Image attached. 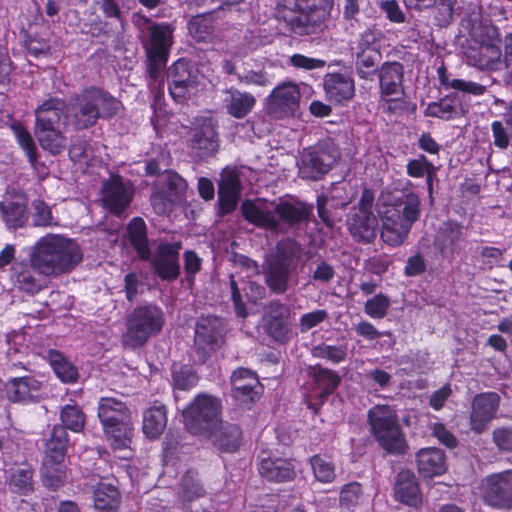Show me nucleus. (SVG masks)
<instances>
[{
  "label": "nucleus",
  "instance_id": "79ce46f5",
  "mask_svg": "<svg viewBox=\"0 0 512 512\" xmlns=\"http://www.w3.org/2000/svg\"><path fill=\"white\" fill-rule=\"evenodd\" d=\"M389 213L386 212L383 219L381 238L391 246H398L404 242L411 227L393 218V216H389Z\"/></svg>",
  "mask_w": 512,
  "mask_h": 512
},
{
  "label": "nucleus",
  "instance_id": "37998d69",
  "mask_svg": "<svg viewBox=\"0 0 512 512\" xmlns=\"http://www.w3.org/2000/svg\"><path fill=\"white\" fill-rule=\"evenodd\" d=\"M380 52L376 49L356 50L355 51V69L361 79H371V76L378 72L380 62Z\"/></svg>",
  "mask_w": 512,
  "mask_h": 512
},
{
  "label": "nucleus",
  "instance_id": "052dcab7",
  "mask_svg": "<svg viewBox=\"0 0 512 512\" xmlns=\"http://www.w3.org/2000/svg\"><path fill=\"white\" fill-rule=\"evenodd\" d=\"M313 356L321 359H327L332 363H340L345 360L347 355L346 346L319 345L313 348Z\"/></svg>",
  "mask_w": 512,
  "mask_h": 512
},
{
  "label": "nucleus",
  "instance_id": "412c9836",
  "mask_svg": "<svg viewBox=\"0 0 512 512\" xmlns=\"http://www.w3.org/2000/svg\"><path fill=\"white\" fill-rule=\"evenodd\" d=\"M500 397L497 393L487 392L476 395L472 401L470 414L471 429L477 434L487 430L488 424L496 416Z\"/></svg>",
  "mask_w": 512,
  "mask_h": 512
},
{
  "label": "nucleus",
  "instance_id": "f03ea898",
  "mask_svg": "<svg viewBox=\"0 0 512 512\" xmlns=\"http://www.w3.org/2000/svg\"><path fill=\"white\" fill-rule=\"evenodd\" d=\"M82 251L72 239L59 234H47L33 246L30 262L45 276L70 273L81 261Z\"/></svg>",
  "mask_w": 512,
  "mask_h": 512
},
{
  "label": "nucleus",
  "instance_id": "338daca9",
  "mask_svg": "<svg viewBox=\"0 0 512 512\" xmlns=\"http://www.w3.org/2000/svg\"><path fill=\"white\" fill-rule=\"evenodd\" d=\"M334 276V267L322 259L317 262L315 269H311V279L314 282L326 284L330 282Z\"/></svg>",
  "mask_w": 512,
  "mask_h": 512
},
{
  "label": "nucleus",
  "instance_id": "a211bd4d",
  "mask_svg": "<svg viewBox=\"0 0 512 512\" xmlns=\"http://www.w3.org/2000/svg\"><path fill=\"white\" fill-rule=\"evenodd\" d=\"M102 201L113 214L120 216L129 206L133 191L118 175H112L101 188Z\"/></svg>",
  "mask_w": 512,
  "mask_h": 512
},
{
  "label": "nucleus",
  "instance_id": "ea45409f",
  "mask_svg": "<svg viewBox=\"0 0 512 512\" xmlns=\"http://www.w3.org/2000/svg\"><path fill=\"white\" fill-rule=\"evenodd\" d=\"M40 383L27 376L15 377L6 384V392L8 398L13 402L24 401L33 396V392H37Z\"/></svg>",
  "mask_w": 512,
  "mask_h": 512
},
{
  "label": "nucleus",
  "instance_id": "69168bd1",
  "mask_svg": "<svg viewBox=\"0 0 512 512\" xmlns=\"http://www.w3.org/2000/svg\"><path fill=\"white\" fill-rule=\"evenodd\" d=\"M229 289L231 292V300L233 302V306L237 316L241 318H246L248 315L246 305L242 299L240 288L233 274L229 276Z\"/></svg>",
  "mask_w": 512,
  "mask_h": 512
},
{
  "label": "nucleus",
  "instance_id": "4c0bfd02",
  "mask_svg": "<svg viewBox=\"0 0 512 512\" xmlns=\"http://www.w3.org/2000/svg\"><path fill=\"white\" fill-rule=\"evenodd\" d=\"M127 232L131 245L136 250L141 260L150 259V248L148 246L146 224L143 219L135 217L128 224Z\"/></svg>",
  "mask_w": 512,
  "mask_h": 512
},
{
  "label": "nucleus",
  "instance_id": "e2e57ef3",
  "mask_svg": "<svg viewBox=\"0 0 512 512\" xmlns=\"http://www.w3.org/2000/svg\"><path fill=\"white\" fill-rule=\"evenodd\" d=\"M238 80L247 86L267 87L271 85V79L264 70H249L244 74H238Z\"/></svg>",
  "mask_w": 512,
  "mask_h": 512
},
{
  "label": "nucleus",
  "instance_id": "aec40b11",
  "mask_svg": "<svg viewBox=\"0 0 512 512\" xmlns=\"http://www.w3.org/2000/svg\"><path fill=\"white\" fill-rule=\"evenodd\" d=\"M328 16L327 10L314 1L308 9H304L286 26L292 33L299 36L318 34L325 29Z\"/></svg>",
  "mask_w": 512,
  "mask_h": 512
},
{
  "label": "nucleus",
  "instance_id": "9b49d317",
  "mask_svg": "<svg viewBox=\"0 0 512 512\" xmlns=\"http://www.w3.org/2000/svg\"><path fill=\"white\" fill-rule=\"evenodd\" d=\"M374 193L364 188L358 204L354 206L347 216V228L353 240L370 244L374 241L378 230V220L372 212Z\"/></svg>",
  "mask_w": 512,
  "mask_h": 512
},
{
  "label": "nucleus",
  "instance_id": "0eeeda50",
  "mask_svg": "<svg viewBox=\"0 0 512 512\" xmlns=\"http://www.w3.org/2000/svg\"><path fill=\"white\" fill-rule=\"evenodd\" d=\"M367 416L372 435L387 453L406 454L409 446L394 408L389 405H375L368 411Z\"/></svg>",
  "mask_w": 512,
  "mask_h": 512
},
{
  "label": "nucleus",
  "instance_id": "7c9ffc66",
  "mask_svg": "<svg viewBox=\"0 0 512 512\" xmlns=\"http://www.w3.org/2000/svg\"><path fill=\"white\" fill-rule=\"evenodd\" d=\"M223 103L226 112L230 116L236 119H243L254 108L256 98L250 93L230 88L225 91Z\"/></svg>",
  "mask_w": 512,
  "mask_h": 512
},
{
  "label": "nucleus",
  "instance_id": "5fc2aeb1",
  "mask_svg": "<svg viewBox=\"0 0 512 512\" xmlns=\"http://www.w3.org/2000/svg\"><path fill=\"white\" fill-rule=\"evenodd\" d=\"M12 129L18 144L25 151L29 162L35 165L37 161V150L30 132L21 124H14Z\"/></svg>",
  "mask_w": 512,
  "mask_h": 512
},
{
  "label": "nucleus",
  "instance_id": "393cba45",
  "mask_svg": "<svg viewBox=\"0 0 512 512\" xmlns=\"http://www.w3.org/2000/svg\"><path fill=\"white\" fill-rule=\"evenodd\" d=\"M389 216L411 227L421 214V202L417 194L413 192L403 193L393 203V210H389Z\"/></svg>",
  "mask_w": 512,
  "mask_h": 512
},
{
  "label": "nucleus",
  "instance_id": "bb28decb",
  "mask_svg": "<svg viewBox=\"0 0 512 512\" xmlns=\"http://www.w3.org/2000/svg\"><path fill=\"white\" fill-rule=\"evenodd\" d=\"M465 242L463 228L456 222L448 221L439 228L436 245L443 256L459 252Z\"/></svg>",
  "mask_w": 512,
  "mask_h": 512
},
{
  "label": "nucleus",
  "instance_id": "8fccbe9b",
  "mask_svg": "<svg viewBox=\"0 0 512 512\" xmlns=\"http://www.w3.org/2000/svg\"><path fill=\"white\" fill-rule=\"evenodd\" d=\"M32 477L33 472L28 466L12 469L9 478L10 490L18 494H28L33 489Z\"/></svg>",
  "mask_w": 512,
  "mask_h": 512
},
{
  "label": "nucleus",
  "instance_id": "6ab92c4d",
  "mask_svg": "<svg viewBox=\"0 0 512 512\" xmlns=\"http://www.w3.org/2000/svg\"><path fill=\"white\" fill-rule=\"evenodd\" d=\"M301 93L299 86L284 82L273 89L269 96L268 111L275 118H282L295 112L299 105Z\"/></svg>",
  "mask_w": 512,
  "mask_h": 512
},
{
  "label": "nucleus",
  "instance_id": "f257e3e1",
  "mask_svg": "<svg viewBox=\"0 0 512 512\" xmlns=\"http://www.w3.org/2000/svg\"><path fill=\"white\" fill-rule=\"evenodd\" d=\"M241 210L248 222L275 232H285L309 221L313 205L302 201L275 203L259 199L244 201Z\"/></svg>",
  "mask_w": 512,
  "mask_h": 512
},
{
  "label": "nucleus",
  "instance_id": "f704fd0d",
  "mask_svg": "<svg viewBox=\"0 0 512 512\" xmlns=\"http://www.w3.org/2000/svg\"><path fill=\"white\" fill-rule=\"evenodd\" d=\"M68 442L69 439L65 427L55 425L50 437L46 441L45 455L47 463L61 464L67 452Z\"/></svg>",
  "mask_w": 512,
  "mask_h": 512
},
{
  "label": "nucleus",
  "instance_id": "c756f323",
  "mask_svg": "<svg viewBox=\"0 0 512 512\" xmlns=\"http://www.w3.org/2000/svg\"><path fill=\"white\" fill-rule=\"evenodd\" d=\"M337 187H334L330 193L321 194L316 199V209L320 220L327 226L333 227L335 222L339 219L337 211L344 209L349 201L340 199L336 193Z\"/></svg>",
  "mask_w": 512,
  "mask_h": 512
},
{
  "label": "nucleus",
  "instance_id": "bf43d9fd",
  "mask_svg": "<svg viewBox=\"0 0 512 512\" xmlns=\"http://www.w3.org/2000/svg\"><path fill=\"white\" fill-rule=\"evenodd\" d=\"M198 381L197 375L189 366H174L173 383L175 388L188 390L196 385Z\"/></svg>",
  "mask_w": 512,
  "mask_h": 512
},
{
  "label": "nucleus",
  "instance_id": "f8f14e48",
  "mask_svg": "<svg viewBox=\"0 0 512 512\" xmlns=\"http://www.w3.org/2000/svg\"><path fill=\"white\" fill-rule=\"evenodd\" d=\"M168 90L176 102L195 94L199 84L198 69L189 61L179 59L167 70Z\"/></svg>",
  "mask_w": 512,
  "mask_h": 512
},
{
  "label": "nucleus",
  "instance_id": "3c124183",
  "mask_svg": "<svg viewBox=\"0 0 512 512\" xmlns=\"http://www.w3.org/2000/svg\"><path fill=\"white\" fill-rule=\"evenodd\" d=\"M189 33L197 41H205L213 30V12L199 14L189 21Z\"/></svg>",
  "mask_w": 512,
  "mask_h": 512
},
{
  "label": "nucleus",
  "instance_id": "f3484780",
  "mask_svg": "<svg viewBox=\"0 0 512 512\" xmlns=\"http://www.w3.org/2000/svg\"><path fill=\"white\" fill-rule=\"evenodd\" d=\"M216 127L213 119L205 118L198 120L196 127L192 130L190 147L198 159H205L218 151L219 139Z\"/></svg>",
  "mask_w": 512,
  "mask_h": 512
},
{
  "label": "nucleus",
  "instance_id": "a18cd8bd",
  "mask_svg": "<svg viewBox=\"0 0 512 512\" xmlns=\"http://www.w3.org/2000/svg\"><path fill=\"white\" fill-rule=\"evenodd\" d=\"M501 51L497 45H482L478 53L467 54L468 63L482 70L493 68L494 64L500 60Z\"/></svg>",
  "mask_w": 512,
  "mask_h": 512
},
{
  "label": "nucleus",
  "instance_id": "a878e982",
  "mask_svg": "<svg viewBox=\"0 0 512 512\" xmlns=\"http://www.w3.org/2000/svg\"><path fill=\"white\" fill-rule=\"evenodd\" d=\"M419 473L424 478H432L446 471V456L436 447L422 448L416 455Z\"/></svg>",
  "mask_w": 512,
  "mask_h": 512
},
{
  "label": "nucleus",
  "instance_id": "58836bf2",
  "mask_svg": "<svg viewBox=\"0 0 512 512\" xmlns=\"http://www.w3.org/2000/svg\"><path fill=\"white\" fill-rule=\"evenodd\" d=\"M34 133L42 149L50 154L59 155L66 149V137L60 128H35Z\"/></svg>",
  "mask_w": 512,
  "mask_h": 512
},
{
  "label": "nucleus",
  "instance_id": "4d7b16f0",
  "mask_svg": "<svg viewBox=\"0 0 512 512\" xmlns=\"http://www.w3.org/2000/svg\"><path fill=\"white\" fill-rule=\"evenodd\" d=\"M311 466L315 478L324 483H329L335 478L334 466L331 462L322 458L319 455H315L311 458Z\"/></svg>",
  "mask_w": 512,
  "mask_h": 512
},
{
  "label": "nucleus",
  "instance_id": "13d9d810",
  "mask_svg": "<svg viewBox=\"0 0 512 512\" xmlns=\"http://www.w3.org/2000/svg\"><path fill=\"white\" fill-rule=\"evenodd\" d=\"M32 223L34 226H54L57 221H54L50 207L42 200H35L32 204Z\"/></svg>",
  "mask_w": 512,
  "mask_h": 512
},
{
  "label": "nucleus",
  "instance_id": "39448f33",
  "mask_svg": "<svg viewBox=\"0 0 512 512\" xmlns=\"http://www.w3.org/2000/svg\"><path fill=\"white\" fill-rule=\"evenodd\" d=\"M98 417L113 449L130 448L134 436V426L131 410L121 398L101 397L98 402Z\"/></svg>",
  "mask_w": 512,
  "mask_h": 512
},
{
  "label": "nucleus",
  "instance_id": "20e7f679",
  "mask_svg": "<svg viewBox=\"0 0 512 512\" xmlns=\"http://www.w3.org/2000/svg\"><path fill=\"white\" fill-rule=\"evenodd\" d=\"M301 255V245L290 237L280 240L267 255L262 265V273L265 284L273 293L281 295L289 289Z\"/></svg>",
  "mask_w": 512,
  "mask_h": 512
},
{
  "label": "nucleus",
  "instance_id": "2eb2a0df",
  "mask_svg": "<svg viewBox=\"0 0 512 512\" xmlns=\"http://www.w3.org/2000/svg\"><path fill=\"white\" fill-rule=\"evenodd\" d=\"M181 242L161 243L153 256L150 255L152 272L163 281L171 282L180 275L179 252Z\"/></svg>",
  "mask_w": 512,
  "mask_h": 512
},
{
  "label": "nucleus",
  "instance_id": "0e129e2a",
  "mask_svg": "<svg viewBox=\"0 0 512 512\" xmlns=\"http://www.w3.org/2000/svg\"><path fill=\"white\" fill-rule=\"evenodd\" d=\"M328 319V312L323 309L303 314L300 318L299 328L302 333L308 332Z\"/></svg>",
  "mask_w": 512,
  "mask_h": 512
},
{
  "label": "nucleus",
  "instance_id": "864d4df0",
  "mask_svg": "<svg viewBox=\"0 0 512 512\" xmlns=\"http://www.w3.org/2000/svg\"><path fill=\"white\" fill-rule=\"evenodd\" d=\"M50 363L54 372L63 382H74L77 379V369L58 352L50 354Z\"/></svg>",
  "mask_w": 512,
  "mask_h": 512
},
{
  "label": "nucleus",
  "instance_id": "9d476101",
  "mask_svg": "<svg viewBox=\"0 0 512 512\" xmlns=\"http://www.w3.org/2000/svg\"><path fill=\"white\" fill-rule=\"evenodd\" d=\"M221 403L208 394H199L183 411L186 429L193 435L208 436L220 423Z\"/></svg>",
  "mask_w": 512,
  "mask_h": 512
},
{
  "label": "nucleus",
  "instance_id": "c03bdc74",
  "mask_svg": "<svg viewBox=\"0 0 512 512\" xmlns=\"http://www.w3.org/2000/svg\"><path fill=\"white\" fill-rule=\"evenodd\" d=\"M205 490L199 482L197 472L188 470L182 477L179 487V500L186 506V503H190L194 499L203 497Z\"/></svg>",
  "mask_w": 512,
  "mask_h": 512
},
{
  "label": "nucleus",
  "instance_id": "603ef678",
  "mask_svg": "<svg viewBox=\"0 0 512 512\" xmlns=\"http://www.w3.org/2000/svg\"><path fill=\"white\" fill-rule=\"evenodd\" d=\"M456 0H431V13L438 27L448 26L454 14Z\"/></svg>",
  "mask_w": 512,
  "mask_h": 512
},
{
  "label": "nucleus",
  "instance_id": "c9c22d12",
  "mask_svg": "<svg viewBox=\"0 0 512 512\" xmlns=\"http://www.w3.org/2000/svg\"><path fill=\"white\" fill-rule=\"evenodd\" d=\"M259 472L267 480L276 482L288 481L294 476V469L291 463L281 458L262 457Z\"/></svg>",
  "mask_w": 512,
  "mask_h": 512
},
{
  "label": "nucleus",
  "instance_id": "6e6552de",
  "mask_svg": "<svg viewBox=\"0 0 512 512\" xmlns=\"http://www.w3.org/2000/svg\"><path fill=\"white\" fill-rule=\"evenodd\" d=\"M164 325L162 310L152 304L138 306L126 318V330L121 336L124 348L134 350L159 334Z\"/></svg>",
  "mask_w": 512,
  "mask_h": 512
},
{
  "label": "nucleus",
  "instance_id": "de8ad7c7",
  "mask_svg": "<svg viewBox=\"0 0 512 512\" xmlns=\"http://www.w3.org/2000/svg\"><path fill=\"white\" fill-rule=\"evenodd\" d=\"M60 420L62 424L60 426L65 427L73 432H80L86 422L85 414L82 409L76 404H67L60 410Z\"/></svg>",
  "mask_w": 512,
  "mask_h": 512
},
{
  "label": "nucleus",
  "instance_id": "09e8293b",
  "mask_svg": "<svg viewBox=\"0 0 512 512\" xmlns=\"http://www.w3.org/2000/svg\"><path fill=\"white\" fill-rule=\"evenodd\" d=\"M37 271L33 265L30 267L24 266L20 270L15 271L14 284L22 291L29 294H35L39 292L43 285L42 281L36 277Z\"/></svg>",
  "mask_w": 512,
  "mask_h": 512
},
{
  "label": "nucleus",
  "instance_id": "72a5a7b5",
  "mask_svg": "<svg viewBox=\"0 0 512 512\" xmlns=\"http://www.w3.org/2000/svg\"><path fill=\"white\" fill-rule=\"evenodd\" d=\"M95 512H116L120 504L118 488L108 482H99L93 491Z\"/></svg>",
  "mask_w": 512,
  "mask_h": 512
},
{
  "label": "nucleus",
  "instance_id": "7ed1b4c3",
  "mask_svg": "<svg viewBox=\"0 0 512 512\" xmlns=\"http://www.w3.org/2000/svg\"><path fill=\"white\" fill-rule=\"evenodd\" d=\"M69 121L76 130L88 129L99 118H111L120 109V102L108 92L90 87L72 97L67 104Z\"/></svg>",
  "mask_w": 512,
  "mask_h": 512
},
{
  "label": "nucleus",
  "instance_id": "49530a36",
  "mask_svg": "<svg viewBox=\"0 0 512 512\" xmlns=\"http://www.w3.org/2000/svg\"><path fill=\"white\" fill-rule=\"evenodd\" d=\"M270 309L277 313V316H271L266 325L267 333L276 341L284 342L289 332L287 324L281 319L285 306L280 302H271Z\"/></svg>",
  "mask_w": 512,
  "mask_h": 512
},
{
  "label": "nucleus",
  "instance_id": "b1692460",
  "mask_svg": "<svg viewBox=\"0 0 512 512\" xmlns=\"http://www.w3.org/2000/svg\"><path fill=\"white\" fill-rule=\"evenodd\" d=\"M233 397L238 400L255 401L262 386L255 372L247 368L236 369L231 376Z\"/></svg>",
  "mask_w": 512,
  "mask_h": 512
},
{
  "label": "nucleus",
  "instance_id": "6e6d98bb",
  "mask_svg": "<svg viewBox=\"0 0 512 512\" xmlns=\"http://www.w3.org/2000/svg\"><path fill=\"white\" fill-rule=\"evenodd\" d=\"M389 306V298L380 293L366 301L364 311L371 318L383 319L387 314Z\"/></svg>",
  "mask_w": 512,
  "mask_h": 512
},
{
  "label": "nucleus",
  "instance_id": "473e14b6",
  "mask_svg": "<svg viewBox=\"0 0 512 512\" xmlns=\"http://www.w3.org/2000/svg\"><path fill=\"white\" fill-rule=\"evenodd\" d=\"M208 436L212 437L214 446L222 452H234L241 444L242 431L238 425L219 423Z\"/></svg>",
  "mask_w": 512,
  "mask_h": 512
},
{
  "label": "nucleus",
  "instance_id": "cd10ccee",
  "mask_svg": "<svg viewBox=\"0 0 512 512\" xmlns=\"http://www.w3.org/2000/svg\"><path fill=\"white\" fill-rule=\"evenodd\" d=\"M323 87L327 97L336 103L350 100L355 94L353 79L341 73L326 74Z\"/></svg>",
  "mask_w": 512,
  "mask_h": 512
},
{
  "label": "nucleus",
  "instance_id": "5701e85b",
  "mask_svg": "<svg viewBox=\"0 0 512 512\" xmlns=\"http://www.w3.org/2000/svg\"><path fill=\"white\" fill-rule=\"evenodd\" d=\"M35 116V128H60L69 120L68 106L62 99L50 98L36 109Z\"/></svg>",
  "mask_w": 512,
  "mask_h": 512
},
{
  "label": "nucleus",
  "instance_id": "2f4dec72",
  "mask_svg": "<svg viewBox=\"0 0 512 512\" xmlns=\"http://www.w3.org/2000/svg\"><path fill=\"white\" fill-rule=\"evenodd\" d=\"M395 496L397 500L409 506H418L421 503L422 497L419 486L415 475L410 470H402L398 473Z\"/></svg>",
  "mask_w": 512,
  "mask_h": 512
},
{
  "label": "nucleus",
  "instance_id": "1a4fd4ad",
  "mask_svg": "<svg viewBox=\"0 0 512 512\" xmlns=\"http://www.w3.org/2000/svg\"><path fill=\"white\" fill-rule=\"evenodd\" d=\"M338 146L330 139L302 151L297 165L302 179L317 181L326 175L340 158Z\"/></svg>",
  "mask_w": 512,
  "mask_h": 512
},
{
  "label": "nucleus",
  "instance_id": "680f3d73",
  "mask_svg": "<svg viewBox=\"0 0 512 512\" xmlns=\"http://www.w3.org/2000/svg\"><path fill=\"white\" fill-rule=\"evenodd\" d=\"M362 498V488L357 482L345 485L340 493V503L343 507L350 509L360 503Z\"/></svg>",
  "mask_w": 512,
  "mask_h": 512
},
{
  "label": "nucleus",
  "instance_id": "e433bc0d",
  "mask_svg": "<svg viewBox=\"0 0 512 512\" xmlns=\"http://www.w3.org/2000/svg\"><path fill=\"white\" fill-rule=\"evenodd\" d=\"M0 211L3 221L9 228L22 227L28 220L27 205L22 198L0 203Z\"/></svg>",
  "mask_w": 512,
  "mask_h": 512
},
{
  "label": "nucleus",
  "instance_id": "774afa93",
  "mask_svg": "<svg viewBox=\"0 0 512 512\" xmlns=\"http://www.w3.org/2000/svg\"><path fill=\"white\" fill-rule=\"evenodd\" d=\"M432 162L428 161L425 155L421 154L407 163V174L413 178L424 177Z\"/></svg>",
  "mask_w": 512,
  "mask_h": 512
},
{
  "label": "nucleus",
  "instance_id": "dca6fc26",
  "mask_svg": "<svg viewBox=\"0 0 512 512\" xmlns=\"http://www.w3.org/2000/svg\"><path fill=\"white\" fill-rule=\"evenodd\" d=\"M483 497L490 506L512 509V470L487 476L483 482Z\"/></svg>",
  "mask_w": 512,
  "mask_h": 512
},
{
  "label": "nucleus",
  "instance_id": "4468645a",
  "mask_svg": "<svg viewBox=\"0 0 512 512\" xmlns=\"http://www.w3.org/2000/svg\"><path fill=\"white\" fill-rule=\"evenodd\" d=\"M224 321L217 316H201L195 324L194 345L200 361L215 351L223 341Z\"/></svg>",
  "mask_w": 512,
  "mask_h": 512
},
{
  "label": "nucleus",
  "instance_id": "c85d7f7f",
  "mask_svg": "<svg viewBox=\"0 0 512 512\" xmlns=\"http://www.w3.org/2000/svg\"><path fill=\"white\" fill-rule=\"evenodd\" d=\"M309 375L313 379V395L319 398L321 403L337 389L341 382L337 372L321 366L313 367Z\"/></svg>",
  "mask_w": 512,
  "mask_h": 512
},
{
  "label": "nucleus",
  "instance_id": "a19ab883",
  "mask_svg": "<svg viewBox=\"0 0 512 512\" xmlns=\"http://www.w3.org/2000/svg\"><path fill=\"white\" fill-rule=\"evenodd\" d=\"M167 425L166 410L163 405L148 408L143 415V432L149 438L160 436Z\"/></svg>",
  "mask_w": 512,
  "mask_h": 512
},
{
  "label": "nucleus",
  "instance_id": "4be33fe9",
  "mask_svg": "<svg viewBox=\"0 0 512 512\" xmlns=\"http://www.w3.org/2000/svg\"><path fill=\"white\" fill-rule=\"evenodd\" d=\"M404 67L399 62H385L378 70L381 98L397 101L404 94Z\"/></svg>",
  "mask_w": 512,
  "mask_h": 512
},
{
  "label": "nucleus",
  "instance_id": "ddd939ff",
  "mask_svg": "<svg viewBox=\"0 0 512 512\" xmlns=\"http://www.w3.org/2000/svg\"><path fill=\"white\" fill-rule=\"evenodd\" d=\"M187 189L186 181L176 172H166L161 180L160 186L151 195V204L155 212L164 215L171 211L172 207L184 200Z\"/></svg>",
  "mask_w": 512,
  "mask_h": 512
},
{
  "label": "nucleus",
  "instance_id": "423d86ee",
  "mask_svg": "<svg viewBox=\"0 0 512 512\" xmlns=\"http://www.w3.org/2000/svg\"><path fill=\"white\" fill-rule=\"evenodd\" d=\"M139 21L143 22L142 32L147 33L144 47L147 55V73L151 80L149 85L152 89H160L163 86L162 71L173 43V28L169 24H158L147 18H141Z\"/></svg>",
  "mask_w": 512,
  "mask_h": 512
}]
</instances>
